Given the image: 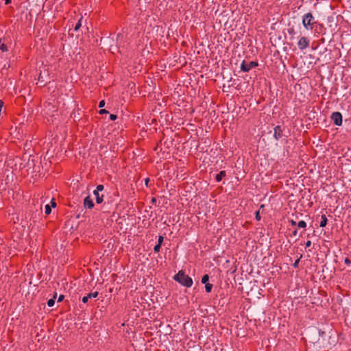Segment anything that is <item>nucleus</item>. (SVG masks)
<instances>
[{
    "label": "nucleus",
    "mask_w": 351,
    "mask_h": 351,
    "mask_svg": "<svg viewBox=\"0 0 351 351\" xmlns=\"http://www.w3.org/2000/svg\"><path fill=\"white\" fill-rule=\"evenodd\" d=\"M84 205L86 208L91 209L94 207V203L93 199L90 197V196H87L85 197L84 200Z\"/></svg>",
    "instance_id": "6"
},
{
    "label": "nucleus",
    "mask_w": 351,
    "mask_h": 351,
    "mask_svg": "<svg viewBox=\"0 0 351 351\" xmlns=\"http://www.w3.org/2000/svg\"><path fill=\"white\" fill-rule=\"evenodd\" d=\"M51 206L52 207H56V202H55L53 199L51 201Z\"/></svg>",
    "instance_id": "31"
},
{
    "label": "nucleus",
    "mask_w": 351,
    "mask_h": 351,
    "mask_svg": "<svg viewBox=\"0 0 351 351\" xmlns=\"http://www.w3.org/2000/svg\"><path fill=\"white\" fill-rule=\"evenodd\" d=\"M289 223H291V225L292 226H296V225H297L296 221H294L293 219H291V220H289Z\"/></svg>",
    "instance_id": "26"
},
{
    "label": "nucleus",
    "mask_w": 351,
    "mask_h": 351,
    "mask_svg": "<svg viewBox=\"0 0 351 351\" xmlns=\"http://www.w3.org/2000/svg\"><path fill=\"white\" fill-rule=\"evenodd\" d=\"M299 262H300V259L298 258V259H297V260L295 261V263H293V267H298V265Z\"/></svg>",
    "instance_id": "30"
},
{
    "label": "nucleus",
    "mask_w": 351,
    "mask_h": 351,
    "mask_svg": "<svg viewBox=\"0 0 351 351\" xmlns=\"http://www.w3.org/2000/svg\"><path fill=\"white\" fill-rule=\"evenodd\" d=\"M10 2H11V0H5V3L6 5L10 3Z\"/></svg>",
    "instance_id": "35"
},
{
    "label": "nucleus",
    "mask_w": 351,
    "mask_h": 351,
    "mask_svg": "<svg viewBox=\"0 0 351 351\" xmlns=\"http://www.w3.org/2000/svg\"><path fill=\"white\" fill-rule=\"evenodd\" d=\"M173 279L186 287H191L193 285L191 278L186 275L182 270L179 271L178 273L174 276Z\"/></svg>",
    "instance_id": "1"
},
{
    "label": "nucleus",
    "mask_w": 351,
    "mask_h": 351,
    "mask_svg": "<svg viewBox=\"0 0 351 351\" xmlns=\"http://www.w3.org/2000/svg\"><path fill=\"white\" fill-rule=\"evenodd\" d=\"M311 245V241H307L305 243V247H309Z\"/></svg>",
    "instance_id": "29"
},
{
    "label": "nucleus",
    "mask_w": 351,
    "mask_h": 351,
    "mask_svg": "<svg viewBox=\"0 0 351 351\" xmlns=\"http://www.w3.org/2000/svg\"><path fill=\"white\" fill-rule=\"evenodd\" d=\"M213 289V285L210 283L205 284V289L207 293H210Z\"/></svg>",
    "instance_id": "15"
},
{
    "label": "nucleus",
    "mask_w": 351,
    "mask_h": 351,
    "mask_svg": "<svg viewBox=\"0 0 351 351\" xmlns=\"http://www.w3.org/2000/svg\"><path fill=\"white\" fill-rule=\"evenodd\" d=\"M104 187L103 185L99 184V185H97V186L95 191L99 192V191H102L104 190Z\"/></svg>",
    "instance_id": "19"
},
{
    "label": "nucleus",
    "mask_w": 351,
    "mask_h": 351,
    "mask_svg": "<svg viewBox=\"0 0 351 351\" xmlns=\"http://www.w3.org/2000/svg\"><path fill=\"white\" fill-rule=\"evenodd\" d=\"M0 49H1L3 52H5V51H8V47H7V46L5 45V43L2 41V39H0Z\"/></svg>",
    "instance_id": "13"
},
{
    "label": "nucleus",
    "mask_w": 351,
    "mask_h": 351,
    "mask_svg": "<svg viewBox=\"0 0 351 351\" xmlns=\"http://www.w3.org/2000/svg\"><path fill=\"white\" fill-rule=\"evenodd\" d=\"M327 221H328V219H327V217L325 215H322V217H321V221H320V227L322 228H324L326 226L327 224Z\"/></svg>",
    "instance_id": "11"
},
{
    "label": "nucleus",
    "mask_w": 351,
    "mask_h": 351,
    "mask_svg": "<svg viewBox=\"0 0 351 351\" xmlns=\"http://www.w3.org/2000/svg\"><path fill=\"white\" fill-rule=\"evenodd\" d=\"M208 280H209L208 275V274H205L202 278V283L207 284L208 283L207 282L208 281Z\"/></svg>",
    "instance_id": "16"
},
{
    "label": "nucleus",
    "mask_w": 351,
    "mask_h": 351,
    "mask_svg": "<svg viewBox=\"0 0 351 351\" xmlns=\"http://www.w3.org/2000/svg\"><path fill=\"white\" fill-rule=\"evenodd\" d=\"M297 226L301 228H306V223L304 221L302 220L297 223Z\"/></svg>",
    "instance_id": "14"
},
{
    "label": "nucleus",
    "mask_w": 351,
    "mask_h": 351,
    "mask_svg": "<svg viewBox=\"0 0 351 351\" xmlns=\"http://www.w3.org/2000/svg\"><path fill=\"white\" fill-rule=\"evenodd\" d=\"M316 23L315 18L310 12L305 14L302 17V25L306 30H313Z\"/></svg>",
    "instance_id": "2"
},
{
    "label": "nucleus",
    "mask_w": 351,
    "mask_h": 351,
    "mask_svg": "<svg viewBox=\"0 0 351 351\" xmlns=\"http://www.w3.org/2000/svg\"><path fill=\"white\" fill-rule=\"evenodd\" d=\"M82 19V17H81L80 19L78 21V22L76 23V25L74 27L75 31H77L80 28V27L82 25V23H81Z\"/></svg>",
    "instance_id": "17"
},
{
    "label": "nucleus",
    "mask_w": 351,
    "mask_h": 351,
    "mask_svg": "<svg viewBox=\"0 0 351 351\" xmlns=\"http://www.w3.org/2000/svg\"><path fill=\"white\" fill-rule=\"evenodd\" d=\"M255 217H256V219L257 221H260V220H261V215H260V211H259V210H258V211H256V213H255Z\"/></svg>",
    "instance_id": "21"
},
{
    "label": "nucleus",
    "mask_w": 351,
    "mask_h": 351,
    "mask_svg": "<svg viewBox=\"0 0 351 351\" xmlns=\"http://www.w3.org/2000/svg\"><path fill=\"white\" fill-rule=\"evenodd\" d=\"M274 138L278 140L282 136V130L280 126L278 125L274 128Z\"/></svg>",
    "instance_id": "8"
},
{
    "label": "nucleus",
    "mask_w": 351,
    "mask_h": 351,
    "mask_svg": "<svg viewBox=\"0 0 351 351\" xmlns=\"http://www.w3.org/2000/svg\"><path fill=\"white\" fill-rule=\"evenodd\" d=\"M344 263L348 265H351V259L348 257H346L344 260Z\"/></svg>",
    "instance_id": "22"
},
{
    "label": "nucleus",
    "mask_w": 351,
    "mask_h": 351,
    "mask_svg": "<svg viewBox=\"0 0 351 351\" xmlns=\"http://www.w3.org/2000/svg\"><path fill=\"white\" fill-rule=\"evenodd\" d=\"M162 241H163V237L159 236L158 244L162 245Z\"/></svg>",
    "instance_id": "25"
},
{
    "label": "nucleus",
    "mask_w": 351,
    "mask_h": 351,
    "mask_svg": "<svg viewBox=\"0 0 351 351\" xmlns=\"http://www.w3.org/2000/svg\"><path fill=\"white\" fill-rule=\"evenodd\" d=\"M108 112L106 110H105V109H101L99 110V114H106V113H108Z\"/></svg>",
    "instance_id": "28"
},
{
    "label": "nucleus",
    "mask_w": 351,
    "mask_h": 351,
    "mask_svg": "<svg viewBox=\"0 0 351 351\" xmlns=\"http://www.w3.org/2000/svg\"><path fill=\"white\" fill-rule=\"evenodd\" d=\"M331 119L333 123L338 126L341 125L342 124V115L339 112H335L331 115Z\"/></svg>",
    "instance_id": "5"
},
{
    "label": "nucleus",
    "mask_w": 351,
    "mask_h": 351,
    "mask_svg": "<svg viewBox=\"0 0 351 351\" xmlns=\"http://www.w3.org/2000/svg\"><path fill=\"white\" fill-rule=\"evenodd\" d=\"M99 193V192H97L95 191H93V194L95 196L96 202L97 204H101L103 202L104 195H100Z\"/></svg>",
    "instance_id": "10"
},
{
    "label": "nucleus",
    "mask_w": 351,
    "mask_h": 351,
    "mask_svg": "<svg viewBox=\"0 0 351 351\" xmlns=\"http://www.w3.org/2000/svg\"><path fill=\"white\" fill-rule=\"evenodd\" d=\"M51 212V208L49 204L45 205V213L47 215H49Z\"/></svg>",
    "instance_id": "18"
},
{
    "label": "nucleus",
    "mask_w": 351,
    "mask_h": 351,
    "mask_svg": "<svg viewBox=\"0 0 351 351\" xmlns=\"http://www.w3.org/2000/svg\"><path fill=\"white\" fill-rule=\"evenodd\" d=\"M3 104H4L3 101L0 99V110L2 109Z\"/></svg>",
    "instance_id": "32"
},
{
    "label": "nucleus",
    "mask_w": 351,
    "mask_h": 351,
    "mask_svg": "<svg viewBox=\"0 0 351 351\" xmlns=\"http://www.w3.org/2000/svg\"><path fill=\"white\" fill-rule=\"evenodd\" d=\"M296 234H297V231H296V230H295V231H294V232H293V235H295V236Z\"/></svg>",
    "instance_id": "36"
},
{
    "label": "nucleus",
    "mask_w": 351,
    "mask_h": 351,
    "mask_svg": "<svg viewBox=\"0 0 351 351\" xmlns=\"http://www.w3.org/2000/svg\"><path fill=\"white\" fill-rule=\"evenodd\" d=\"M226 176V172L225 171H221L219 173H217L215 176V180L217 182H220L221 180Z\"/></svg>",
    "instance_id": "9"
},
{
    "label": "nucleus",
    "mask_w": 351,
    "mask_h": 351,
    "mask_svg": "<svg viewBox=\"0 0 351 351\" xmlns=\"http://www.w3.org/2000/svg\"><path fill=\"white\" fill-rule=\"evenodd\" d=\"M105 105V101L104 100H101L99 101V108H102L104 107Z\"/></svg>",
    "instance_id": "24"
},
{
    "label": "nucleus",
    "mask_w": 351,
    "mask_h": 351,
    "mask_svg": "<svg viewBox=\"0 0 351 351\" xmlns=\"http://www.w3.org/2000/svg\"><path fill=\"white\" fill-rule=\"evenodd\" d=\"M289 34H294V29H293V28L289 29Z\"/></svg>",
    "instance_id": "34"
},
{
    "label": "nucleus",
    "mask_w": 351,
    "mask_h": 351,
    "mask_svg": "<svg viewBox=\"0 0 351 351\" xmlns=\"http://www.w3.org/2000/svg\"><path fill=\"white\" fill-rule=\"evenodd\" d=\"M64 298V296L63 295H60L58 299V302H62Z\"/></svg>",
    "instance_id": "27"
},
{
    "label": "nucleus",
    "mask_w": 351,
    "mask_h": 351,
    "mask_svg": "<svg viewBox=\"0 0 351 351\" xmlns=\"http://www.w3.org/2000/svg\"><path fill=\"white\" fill-rule=\"evenodd\" d=\"M97 296H98V292L97 291H95V292H93V293H90L87 295L83 297L82 302L84 303H86L88 302V299L95 298Z\"/></svg>",
    "instance_id": "7"
},
{
    "label": "nucleus",
    "mask_w": 351,
    "mask_h": 351,
    "mask_svg": "<svg viewBox=\"0 0 351 351\" xmlns=\"http://www.w3.org/2000/svg\"><path fill=\"white\" fill-rule=\"evenodd\" d=\"M310 45V40L305 36L301 37L298 42V47L300 50L303 51L308 48Z\"/></svg>",
    "instance_id": "4"
},
{
    "label": "nucleus",
    "mask_w": 351,
    "mask_h": 351,
    "mask_svg": "<svg viewBox=\"0 0 351 351\" xmlns=\"http://www.w3.org/2000/svg\"><path fill=\"white\" fill-rule=\"evenodd\" d=\"M117 115H115V114H110V120H112V121H114V120H116V119H117Z\"/></svg>",
    "instance_id": "23"
},
{
    "label": "nucleus",
    "mask_w": 351,
    "mask_h": 351,
    "mask_svg": "<svg viewBox=\"0 0 351 351\" xmlns=\"http://www.w3.org/2000/svg\"><path fill=\"white\" fill-rule=\"evenodd\" d=\"M149 178H146V179H145V185H146L147 186H148V183H149Z\"/></svg>",
    "instance_id": "33"
},
{
    "label": "nucleus",
    "mask_w": 351,
    "mask_h": 351,
    "mask_svg": "<svg viewBox=\"0 0 351 351\" xmlns=\"http://www.w3.org/2000/svg\"><path fill=\"white\" fill-rule=\"evenodd\" d=\"M258 66V62L254 61H251L250 62H246L245 61H243L241 64V69L243 72H248L252 68H255Z\"/></svg>",
    "instance_id": "3"
},
{
    "label": "nucleus",
    "mask_w": 351,
    "mask_h": 351,
    "mask_svg": "<svg viewBox=\"0 0 351 351\" xmlns=\"http://www.w3.org/2000/svg\"><path fill=\"white\" fill-rule=\"evenodd\" d=\"M56 295H57V294H56V293H55V295H53V298H51V299H49V300L47 301V305H48V306H49V307H52V306L54 305V304H55V299H56Z\"/></svg>",
    "instance_id": "12"
},
{
    "label": "nucleus",
    "mask_w": 351,
    "mask_h": 351,
    "mask_svg": "<svg viewBox=\"0 0 351 351\" xmlns=\"http://www.w3.org/2000/svg\"><path fill=\"white\" fill-rule=\"evenodd\" d=\"M160 247H161L160 244L156 245L154 246V252H158L160 251Z\"/></svg>",
    "instance_id": "20"
}]
</instances>
